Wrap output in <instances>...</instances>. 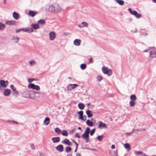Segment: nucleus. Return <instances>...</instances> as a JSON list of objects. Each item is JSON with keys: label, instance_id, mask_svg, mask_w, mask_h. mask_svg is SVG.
I'll return each mask as SVG.
<instances>
[{"label": "nucleus", "instance_id": "45", "mask_svg": "<svg viewBox=\"0 0 156 156\" xmlns=\"http://www.w3.org/2000/svg\"><path fill=\"white\" fill-rule=\"evenodd\" d=\"M95 131V129H92L90 131V135L91 136H92L94 134Z\"/></svg>", "mask_w": 156, "mask_h": 156}, {"label": "nucleus", "instance_id": "2", "mask_svg": "<svg viewBox=\"0 0 156 156\" xmlns=\"http://www.w3.org/2000/svg\"><path fill=\"white\" fill-rule=\"evenodd\" d=\"M102 71L104 74H107L109 76H110L112 74V70L108 69V68L103 66L102 68Z\"/></svg>", "mask_w": 156, "mask_h": 156}, {"label": "nucleus", "instance_id": "6", "mask_svg": "<svg viewBox=\"0 0 156 156\" xmlns=\"http://www.w3.org/2000/svg\"><path fill=\"white\" fill-rule=\"evenodd\" d=\"M149 52V57L151 58H156V50L153 49Z\"/></svg>", "mask_w": 156, "mask_h": 156}, {"label": "nucleus", "instance_id": "29", "mask_svg": "<svg viewBox=\"0 0 156 156\" xmlns=\"http://www.w3.org/2000/svg\"><path fill=\"white\" fill-rule=\"evenodd\" d=\"M86 123L88 126H93V122L90 121L89 119H88L87 120Z\"/></svg>", "mask_w": 156, "mask_h": 156}, {"label": "nucleus", "instance_id": "33", "mask_svg": "<svg viewBox=\"0 0 156 156\" xmlns=\"http://www.w3.org/2000/svg\"><path fill=\"white\" fill-rule=\"evenodd\" d=\"M34 31V30L33 29L30 28H27V31L26 32L31 33L33 32Z\"/></svg>", "mask_w": 156, "mask_h": 156}, {"label": "nucleus", "instance_id": "28", "mask_svg": "<svg viewBox=\"0 0 156 156\" xmlns=\"http://www.w3.org/2000/svg\"><path fill=\"white\" fill-rule=\"evenodd\" d=\"M45 21L44 20H41L37 21V23L41 25H44L45 24Z\"/></svg>", "mask_w": 156, "mask_h": 156}, {"label": "nucleus", "instance_id": "62", "mask_svg": "<svg viewBox=\"0 0 156 156\" xmlns=\"http://www.w3.org/2000/svg\"><path fill=\"white\" fill-rule=\"evenodd\" d=\"M115 145H113L111 146V148L112 149H114L115 148Z\"/></svg>", "mask_w": 156, "mask_h": 156}, {"label": "nucleus", "instance_id": "51", "mask_svg": "<svg viewBox=\"0 0 156 156\" xmlns=\"http://www.w3.org/2000/svg\"><path fill=\"white\" fill-rule=\"evenodd\" d=\"M75 136L78 138H80L81 137L79 135V133H76L75 135Z\"/></svg>", "mask_w": 156, "mask_h": 156}, {"label": "nucleus", "instance_id": "46", "mask_svg": "<svg viewBox=\"0 0 156 156\" xmlns=\"http://www.w3.org/2000/svg\"><path fill=\"white\" fill-rule=\"evenodd\" d=\"M97 79L98 81H100L102 79V78L101 76H98L97 77Z\"/></svg>", "mask_w": 156, "mask_h": 156}, {"label": "nucleus", "instance_id": "37", "mask_svg": "<svg viewBox=\"0 0 156 156\" xmlns=\"http://www.w3.org/2000/svg\"><path fill=\"white\" fill-rule=\"evenodd\" d=\"M13 91V95L16 97L18 94V92L16 90V89L12 90Z\"/></svg>", "mask_w": 156, "mask_h": 156}, {"label": "nucleus", "instance_id": "24", "mask_svg": "<svg viewBox=\"0 0 156 156\" xmlns=\"http://www.w3.org/2000/svg\"><path fill=\"white\" fill-rule=\"evenodd\" d=\"M128 10L130 13L133 15L134 16V15L136 14L137 11L135 10H133L131 8H129L128 9Z\"/></svg>", "mask_w": 156, "mask_h": 156}, {"label": "nucleus", "instance_id": "7", "mask_svg": "<svg viewBox=\"0 0 156 156\" xmlns=\"http://www.w3.org/2000/svg\"><path fill=\"white\" fill-rule=\"evenodd\" d=\"M45 8L46 10L50 12H54L55 11V7L52 5H46Z\"/></svg>", "mask_w": 156, "mask_h": 156}, {"label": "nucleus", "instance_id": "44", "mask_svg": "<svg viewBox=\"0 0 156 156\" xmlns=\"http://www.w3.org/2000/svg\"><path fill=\"white\" fill-rule=\"evenodd\" d=\"M81 24L83 25V26H83V27H87L88 25V23L85 22H82Z\"/></svg>", "mask_w": 156, "mask_h": 156}, {"label": "nucleus", "instance_id": "34", "mask_svg": "<svg viewBox=\"0 0 156 156\" xmlns=\"http://www.w3.org/2000/svg\"><path fill=\"white\" fill-rule=\"evenodd\" d=\"M103 138L104 136L103 135L98 136L97 137V139L99 141H101Z\"/></svg>", "mask_w": 156, "mask_h": 156}, {"label": "nucleus", "instance_id": "13", "mask_svg": "<svg viewBox=\"0 0 156 156\" xmlns=\"http://www.w3.org/2000/svg\"><path fill=\"white\" fill-rule=\"evenodd\" d=\"M98 123H99L98 126V128H107L106 124L101 121L99 122Z\"/></svg>", "mask_w": 156, "mask_h": 156}, {"label": "nucleus", "instance_id": "21", "mask_svg": "<svg viewBox=\"0 0 156 156\" xmlns=\"http://www.w3.org/2000/svg\"><path fill=\"white\" fill-rule=\"evenodd\" d=\"M49 119L48 117L46 118L44 121V124L45 125H47L49 123Z\"/></svg>", "mask_w": 156, "mask_h": 156}, {"label": "nucleus", "instance_id": "23", "mask_svg": "<svg viewBox=\"0 0 156 156\" xmlns=\"http://www.w3.org/2000/svg\"><path fill=\"white\" fill-rule=\"evenodd\" d=\"M13 41L15 43L18 42L19 40V38L18 37H13V38L12 39Z\"/></svg>", "mask_w": 156, "mask_h": 156}, {"label": "nucleus", "instance_id": "54", "mask_svg": "<svg viewBox=\"0 0 156 156\" xmlns=\"http://www.w3.org/2000/svg\"><path fill=\"white\" fill-rule=\"evenodd\" d=\"M89 62L90 63H92L93 62V60L92 58H90L89 59Z\"/></svg>", "mask_w": 156, "mask_h": 156}, {"label": "nucleus", "instance_id": "15", "mask_svg": "<svg viewBox=\"0 0 156 156\" xmlns=\"http://www.w3.org/2000/svg\"><path fill=\"white\" fill-rule=\"evenodd\" d=\"M81 41L80 39H76L74 41V44L76 46H79L80 45Z\"/></svg>", "mask_w": 156, "mask_h": 156}, {"label": "nucleus", "instance_id": "25", "mask_svg": "<svg viewBox=\"0 0 156 156\" xmlns=\"http://www.w3.org/2000/svg\"><path fill=\"white\" fill-rule=\"evenodd\" d=\"M53 143H58V137H54L51 139Z\"/></svg>", "mask_w": 156, "mask_h": 156}, {"label": "nucleus", "instance_id": "17", "mask_svg": "<svg viewBox=\"0 0 156 156\" xmlns=\"http://www.w3.org/2000/svg\"><path fill=\"white\" fill-rule=\"evenodd\" d=\"M11 90L9 89H6L5 90L4 92V94L5 96H8L10 94Z\"/></svg>", "mask_w": 156, "mask_h": 156}, {"label": "nucleus", "instance_id": "3", "mask_svg": "<svg viewBox=\"0 0 156 156\" xmlns=\"http://www.w3.org/2000/svg\"><path fill=\"white\" fill-rule=\"evenodd\" d=\"M31 95L30 98L32 99H36L38 98L40 96V94L38 92H36L34 91H31Z\"/></svg>", "mask_w": 156, "mask_h": 156}, {"label": "nucleus", "instance_id": "50", "mask_svg": "<svg viewBox=\"0 0 156 156\" xmlns=\"http://www.w3.org/2000/svg\"><path fill=\"white\" fill-rule=\"evenodd\" d=\"M137 155H142V154H143V152L141 151H137Z\"/></svg>", "mask_w": 156, "mask_h": 156}, {"label": "nucleus", "instance_id": "12", "mask_svg": "<svg viewBox=\"0 0 156 156\" xmlns=\"http://www.w3.org/2000/svg\"><path fill=\"white\" fill-rule=\"evenodd\" d=\"M37 13V12L36 11L30 10L28 12L29 16L30 17H34Z\"/></svg>", "mask_w": 156, "mask_h": 156}, {"label": "nucleus", "instance_id": "8", "mask_svg": "<svg viewBox=\"0 0 156 156\" xmlns=\"http://www.w3.org/2000/svg\"><path fill=\"white\" fill-rule=\"evenodd\" d=\"M7 86V84H6L5 83V81L3 80H0V89L2 90V88H5Z\"/></svg>", "mask_w": 156, "mask_h": 156}, {"label": "nucleus", "instance_id": "59", "mask_svg": "<svg viewBox=\"0 0 156 156\" xmlns=\"http://www.w3.org/2000/svg\"><path fill=\"white\" fill-rule=\"evenodd\" d=\"M39 155H40V156H44V153H40Z\"/></svg>", "mask_w": 156, "mask_h": 156}, {"label": "nucleus", "instance_id": "63", "mask_svg": "<svg viewBox=\"0 0 156 156\" xmlns=\"http://www.w3.org/2000/svg\"><path fill=\"white\" fill-rule=\"evenodd\" d=\"M76 156H81L80 154L79 153H77L76 154Z\"/></svg>", "mask_w": 156, "mask_h": 156}, {"label": "nucleus", "instance_id": "22", "mask_svg": "<svg viewBox=\"0 0 156 156\" xmlns=\"http://www.w3.org/2000/svg\"><path fill=\"white\" fill-rule=\"evenodd\" d=\"M155 49V47H150L146 49L143 51V53L148 52L149 51L152 50V49Z\"/></svg>", "mask_w": 156, "mask_h": 156}, {"label": "nucleus", "instance_id": "48", "mask_svg": "<svg viewBox=\"0 0 156 156\" xmlns=\"http://www.w3.org/2000/svg\"><path fill=\"white\" fill-rule=\"evenodd\" d=\"M30 147L33 150H34L35 149L34 145L33 144H30Z\"/></svg>", "mask_w": 156, "mask_h": 156}, {"label": "nucleus", "instance_id": "14", "mask_svg": "<svg viewBox=\"0 0 156 156\" xmlns=\"http://www.w3.org/2000/svg\"><path fill=\"white\" fill-rule=\"evenodd\" d=\"M16 22L15 21L9 20L5 21V23L9 25H14L16 24Z\"/></svg>", "mask_w": 156, "mask_h": 156}, {"label": "nucleus", "instance_id": "43", "mask_svg": "<svg viewBox=\"0 0 156 156\" xmlns=\"http://www.w3.org/2000/svg\"><path fill=\"white\" fill-rule=\"evenodd\" d=\"M63 151V146L62 145H59V151L62 152Z\"/></svg>", "mask_w": 156, "mask_h": 156}, {"label": "nucleus", "instance_id": "55", "mask_svg": "<svg viewBox=\"0 0 156 156\" xmlns=\"http://www.w3.org/2000/svg\"><path fill=\"white\" fill-rule=\"evenodd\" d=\"M55 132L57 133H58V128H56L55 129Z\"/></svg>", "mask_w": 156, "mask_h": 156}, {"label": "nucleus", "instance_id": "61", "mask_svg": "<svg viewBox=\"0 0 156 156\" xmlns=\"http://www.w3.org/2000/svg\"><path fill=\"white\" fill-rule=\"evenodd\" d=\"M78 146H76V148L74 150V152H76L77 151V148H78Z\"/></svg>", "mask_w": 156, "mask_h": 156}, {"label": "nucleus", "instance_id": "27", "mask_svg": "<svg viewBox=\"0 0 156 156\" xmlns=\"http://www.w3.org/2000/svg\"><path fill=\"white\" fill-rule=\"evenodd\" d=\"M126 149H127L128 151H130V146L129 144L126 143L124 144V145Z\"/></svg>", "mask_w": 156, "mask_h": 156}, {"label": "nucleus", "instance_id": "19", "mask_svg": "<svg viewBox=\"0 0 156 156\" xmlns=\"http://www.w3.org/2000/svg\"><path fill=\"white\" fill-rule=\"evenodd\" d=\"M19 14L16 12H14L13 13V18L16 20H18L19 19Z\"/></svg>", "mask_w": 156, "mask_h": 156}, {"label": "nucleus", "instance_id": "58", "mask_svg": "<svg viewBox=\"0 0 156 156\" xmlns=\"http://www.w3.org/2000/svg\"><path fill=\"white\" fill-rule=\"evenodd\" d=\"M69 34V33H63L62 34V35H64L65 36H67V35H68Z\"/></svg>", "mask_w": 156, "mask_h": 156}, {"label": "nucleus", "instance_id": "40", "mask_svg": "<svg viewBox=\"0 0 156 156\" xmlns=\"http://www.w3.org/2000/svg\"><path fill=\"white\" fill-rule=\"evenodd\" d=\"M7 122H12L14 124H18V123L17 121H13V120H8L7 121Z\"/></svg>", "mask_w": 156, "mask_h": 156}, {"label": "nucleus", "instance_id": "16", "mask_svg": "<svg viewBox=\"0 0 156 156\" xmlns=\"http://www.w3.org/2000/svg\"><path fill=\"white\" fill-rule=\"evenodd\" d=\"M62 143L63 144H66L71 146L72 145L71 143L69 141V140L67 139H66L62 141Z\"/></svg>", "mask_w": 156, "mask_h": 156}, {"label": "nucleus", "instance_id": "49", "mask_svg": "<svg viewBox=\"0 0 156 156\" xmlns=\"http://www.w3.org/2000/svg\"><path fill=\"white\" fill-rule=\"evenodd\" d=\"M71 140L72 141L73 143H74L76 145V146H78V144L76 143V142L74 140L71 139Z\"/></svg>", "mask_w": 156, "mask_h": 156}, {"label": "nucleus", "instance_id": "53", "mask_svg": "<svg viewBox=\"0 0 156 156\" xmlns=\"http://www.w3.org/2000/svg\"><path fill=\"white\" fill-rule=\"evenodd\" d=\"M10 87L12 90L16 89L14 86L12 84L10 85Z\"/></svg>", "mask_w": 156, "mask_h": 156}, {"label": "nucleus", "instance_id": "1", "mask_svg": "<svg viewBox=\"0 0 156 156\" xmlns=\"http://www.w3.org/2000/svg\"><path fill=\"white\" fill-rule=\"evenodd\" d=\"M90 128L89 127H87L85 130L84 133L82 136V138L85 140V142L86 143L88 142L89 141V134L90 132Z\"/></svg>", "mask_w": 156, "mask_h": 156}, {"label": "nucleus", "instance_id": "30", "mask_svg": "<svg viewBox=\"0 0 156 156\" xmlns=\"http://www.w3.org/2000/svg\"><path fill=\"white\" fill-rule=\"evenodd\" d=\"M116 1L120 5H122L124 3V2L122 0H116Z\"/></svg>", "mask_w": 156, "mask_h": 156}, {"label": "nucleus", "instance_id": "56", "mask_svg": "<svg viewBox=\"0 0 156 156\" xmlns=\"http://www.w3.org/2000/svg\"><path fill=\"white\" fill-rule=\"evenodd\" d=\"M132 134V133L131 132L127 133H126V134L127 135L130 136Z\"/></svg>", "mask_w": 156, "mask_h": 156}, {"label": "nucleus", "instance_id": "36", "mask_svg": "<svg viewBox=\"0 0 156 156\" xmlns=\"http://www.w3.org/2000/svg\"><path fill=\"white\" fill-rule=\"evenodd\" d=\"M31 66H32L36 64V62L34 60H32L31 61L29 62Z\"/></svg>", "mask_w": 156, "mask_h": 156}, {"label": "nucleus", "instance_id": "5", "mask_svg": "<svg viewBox=\"0 0 156 156\" xmlns=\"http://www.w3.org/2000/svg\"><path fill=\"white\" fill-rule=\"evenodd\" d=\"M31 91H24L22 94L23 97L27 98H30L31 96Z\"/></svg>", "mask_w": 156, "mask_h": 156}, {"label": "nucleus", "instance_id": "64", "mask_svg": "<svg viewBox=\"0 0 156 156\" xmlns=\"http://www.w3.org/2000/svg\"><path fill=\"white\" fill-rule=\"evenodd\" d=\"M142 156H149L147 155H146L145 153H143V154H142Z\"/></svg>", "mask_w": 156, "mask_h": 156}, {"label": "nucleus", "instance_id": "41", "mask_svg": "<svg viewBox=\"0 0 156 156\" xmlns=\"http://www.w3.org/2000/svg\"><path fill=\"white\" fill-rule=\"evenodd\" d=\"M131 107H133L135 105V103L134 101H131L129 103Z\"/></svg>", "mask_w": 156, "mask_h": 156}, {"label": "nucleus", "instance_id": "18", "mask_svg": "<svg viewBox=\"0 0 156 156\" xmlns=\"http://www.w3.org/2000/svg\"><path fill=\"white\" fill-rule=\"evenodd\" d=\"M92 112V111L89 110L86 111V113L88 118H90L93 116V115L91 113Z\"/></svg>", "mask_w": 156, "mask_h": 156}, {"label": "nucleus", "instance_id": "32", "mask_svg": "<svg viewBox=\"0 0 156 156\" xmlns=\"http://www.w3.org/2000/svg\"><path fill=\"white\" fill-rule=\"evenodd\" d=\"M62 135L63 136H67L68 135V133L67 131L66 130H63L61 133Z\"/></svg>", "mask_w": 156, "mask_h": 156}, {"label": "nucleus", "instance_id": "31", "mask_svg": "<svg viewBox=\"0 0 156 156\" xmlns=\"http://www.w3.org/2000/svg\"><path fill=\"white\" fill-rule=\"evenodd\" d=\"M130 99L132 100V101H135L136 99V98L135 95H132L130 97Z\"/></svg>", "mask_w": 156, "mask_h": 156}, {"label": "nucleus", "instance_id": "26", "mask_svg": "<svg viewBox=\"0 0 156 156\" xmlns=\"http://www.w3.org/2000/svg\"><path fill=\"white\" fill-rule=\"evenodd\" d=\"M78 107L80 109L82 110L84 109L85 106L83 104L80 103L78 104Z\"/></svg>", "mask_w": 156, "mask_h": 156}, {"label": "nucleus", "instance_id": "52", "mask_svg": "<svg viewBox=\"0 0 156 156\" xmlns=\"http://www.w3.org/2000/svg\"><path fill=\"white\" fill-rule=\"evenodd\" d=\"M27 28H21V31H23V32H26V31H27Z\"/></svg>", "mask_w": 156, "mask_h": 156}, {"label": "nucleus", "instance_id": "57", "mask_svg": "<svg viewBox=\"0 0 156 156\" xmlns=\"http://www.w3.org/2000/svg\"><path fill=\"white\" fill-rule=\"evenodd\" d=\"M21 31V29H18L16 30V33H17L20 32Z\"/></svg>", "mask_w": 156, "mask_h": 156}, {"label": "nucleus", "instance_id": "47", "mask_svg": "<svg viewBox=\"0 0 156 156\" xmlns=\"http://www.w3.org/2000/svg\"><path fill=\"white\" fill-rule=\"evenodd\" d=\"M35 80V79L33 78H29L28 79V81L29 83H30L32 82V81Z\"/></svg>", "mask_w": 156, "mask_h": 156}, {"label": "nucleus", "instance_id": "11", "mask_svg": "<svg viewBox=\"0 0 156 156\" xmlns=\"http://www.w3.org/2000/svg\"><path fill=\"white\" fill-rule=\"evenodd\" d=\"M49 38L51 40H53L55 37V34L54 31L50 32L49 34Z\"/></svg>", "mask_w": 156, "mask_h": 156}, {"label": "nucleus", "instance_id": "42", "mask_svg": "<svg viewBox=\"0 0 156 156\" xmlns=\"http://www.w3.org/2000/svg\"><path fill=\"white\" fill-rule=\"evenodd\" d=\"M134 16L137 18L138 19L140 18L141 16V15L140 14L138 13L137 12H136V14L134 15Z\"/></svg>", "mask_w": 156, "mask_h": 156}, {"label": "nucleus", "instance_id": "39", "mask_svg": "<svg viewBox=\"0 0 156 156\" xmlns=\"http://www.w3.org/2000/svg\"><path fill=\"white\" fill-rule=\"evenodd\" d=\"M71 150V148L70 147H67L66 148V151L67 153H68Z\"/></svg>", "mask_w": 156, "mask_h": 156}, {"label": "nucleus", "instance_id": "35", "mask_svg": "<svg viewBox=\"0 0 156 156\" xmlns=\"http://www.w3.org/2000/svg\"><path fill=\"white\" fill-rule=\"evenodd\" d=\"M80 68L82 69H84L86 68V65L85 64H82L80 65Z\"/></svg>", "mask_w": 156, "mask_h": 156}, {"label": "nucleus", "instance_id": "9", "mask_svg": "<svg viewBox=\"0 0 156 156\" xmlns=\"http://www.w3.org/2000/svg\"><path fill=\"white\" fill-rule=\"evenodd\" d=\"M78 86L77 84H69L67 87V89L69 91Z\"/></svg>", "mask_w": 156, "mask_h": 156}, {"label": "nucleus", "instance_id": "20", "mask_svg": "<svg viewBox=\"0 0 156 156\" xmlns=\"http://www.w3.org/2000/svg\"><path fill=\"white\" fill-rule=\"evenodd\" d=\"M31 27H32L34 29H37L39 28V26L38 24H32L31 25Z\"/></svg>", "mask_w": 156, "mask_h": 156}, {"label": "nucleus", "instance_id": "60", "mask_svg": "<svg viewBox=\"0 0 156 156\" xmlns=\"http://www.w3.org/2000/svg\"><path fill=\"white\" fill-rule=\"evenodd\" d=\"M114 156H118L117 151L114 152Z\"/></svg>", "mask_w": 156, "mask_h": 156}, {"label": "nucleus", "instance_id": "10", "mask_svg": "<svg viewBox=\"0 0 156 156\" xmlns=\"http://www.w3.org/2000/svg\"><path fill=\"white\" fill-rule=\"evenodd\" d=\"M77 113L78 114L80 115V116L78 117L79 119L83 120L84 121H85L86 119H84L83 118V112L82 111H80L79 112L77 111Z\"/></svg>", "mask_w": 156, "mask_h": 156}, {"label": "nucleus", "instance_id": "38", "mask_svg": "<svg viewBox=\"0 0 156 156\" xmlns=\"http://www.w3.org/2000/svg\"><path fill=\"white\" fill-rule=\"evenodd\" d=\"M5 27V25L2 23H0V30H3Z\"/></svg>", "mask_w": 156, "mask_h": 156}, {"label": "nucleus", "instance_id": "4", "mask_svg": "<svg viewBox=\"0 0 156 156\" xmlns=\"http://www.w3.org/2000/svg\"><path fill=\"white\" fill-rule=\"evenodd\" d=\"M28 87L29 89L36 90L37 91L39 90H40V87L39 86L35 85L34 83H30L29 84Z\"/></svg>", "mask_w": 156, "mask_h": 156}]
</instances>
